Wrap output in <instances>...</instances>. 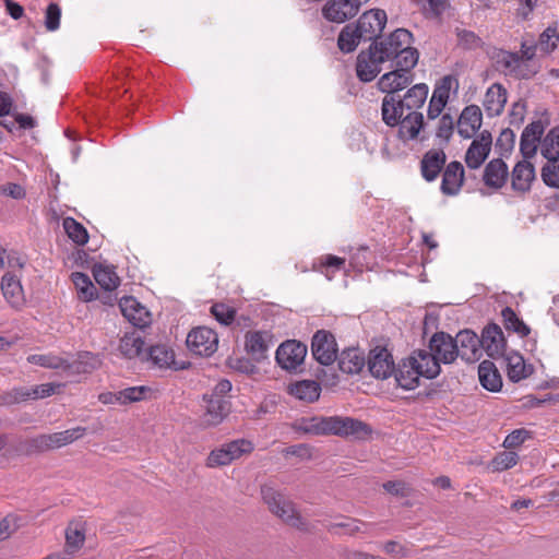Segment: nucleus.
I'll list each match as a JSON object with an SVG mask.
<instances>
[{
    "label": "nucleus",
    "mask_w": 559,
    "mask_h": 559,
    "mask_svg": "<svg viewBox=\"0 0 559 559\" xmlns=\"http://www.w3.org/2000/svg\"><path fill=\"white\" fill-rule=\"evenodd\" d=\"M413 35L405 28L395 29L385 39L373 43L380 59L392 61V67L413 69L418 62V51L412 47Z\"/></svg>",
    "instance_id": "nucleus-1"
},
{
    "label": "nucleus",
    "mask_w": 559,
    "mask_h": 559,
    "mask_svg": "<svg viewBox=\"0 0 559 559\" xmlns=\"http://www.w3.org/2000/svg\"><path fill=\"white\" fill-rule=\"evenodd\" d=\"M440 373V367L425 355V350L414 352L395 370V381L404 390H414L419 385L420 377L433 379Z\"/></svg>",
    "instance_id": "nucleus-2"
},
{
    "label": "nucleus",
    "mask_w": 559,
    "mask_h": 559,
    "mask_svg": "<svg viewBox=\"0 0 559 559\" xmlns=\"http://www.w3.org/2000/svg\"><path fill=\"white\" fill-rule=\"evenodd\" d=\"M302 429L312 435H336L342 437L364 438L370 432L369 427L349 417H322L307 420Z\"/></svg>",
    "instance_id": "nucleus-3"
},
{
    "label": "nucleus",
    "mask_w": 559,
    "mask_h": 559,
    "mask_svg": "<svg viewBox=\"0 0 559 559\" xmlns=\"http://www.w3.org/2000/svg\"><path fill=\"white\" fill-rule=\"evenodd\" d=\"M261 498L267 506L269 511L281 519L284 523L304 530L306 522L295 508L293 501L271 484L261 486Z\"/></svg>",
    "instance_id": "nucleus-4"
},
{
    "label": "nucleus",
    "mask_w": 559,
    "mask_h": 559,
    "mask_svg": "<svg viewBox=\"0 0 559 559\" xmlns=\"http://www.w3.org/2000/svg\"><path fill=\"white\" fill-rule=\"evenodd\" d=\"M86 433V428L74 427L63 431L40 435L31 441L33 451H48L59 449L81 439Z\"/></svg>",
    "instance_id": "nucleus-5"
},
{
    "label": "nucleus",
    "mask_w": 559,
    "mask_h": 559,
    "mask_svg": "<svg viewBox=\"0 0 559 559\" xmlns=\"http://www.w3.org/2000/svg\"><path fill=\"white\" fill-rule=\"evenodd\" d=\"M425 355L432 358L440 367V364L453 362L457 355V344L453 337L444 332L436 333L429 342V352L425 350Z\"/></svg>",
    "instance_id": "nucleus-6"
},
{
    "label": "nucleus",
    "mask_w": 559,
    "mask_h": 559,
    "mask_svg": "<svg viewBox=\"0 0 559 559\" xmlns=\"http://www.w3.org/2000/svg\"><path fill=\"white\" fill-rule=\"evenodd\" d=\"M275 342V336L270 330H249L245 334V349L255 361L267 358Z\"/></svg>",
    "instance_id": "nucleus-7"
},
{
    "label": "nucleus",
    "mask_w": 559,
    "mask_h": 559,
    "mask_svg": "<svg viewBox=\"0 0 559 559\" xmlns=\"http://www.w3.org/2000/svg\"><path fill=\"white\" fill-rule=\"evenodd\" d=\"M218 336L206 326L193 329L187 336V346L195 355L211 356L217 349Z\"/></svg>",
    "instance_id": "nucleus-8"
},
{
    "label": "nucleus",
    "mask_w": 559,
    "mask_h": 559,
    "mask_svg": "<svg viewBox=\"0 0 559 559\" xmlns=\"http://www.w3.org/2000/svg\"><path fill=\"white\" fill-rule=\"evenodd\" d=\"M307 346L296 340L282 343L275 353V360L282 369L295 370L305 360Z\"/></svg>",
    "instance_id": "nucleus-9"
},
{
    "label": "nucleus",
    "mask_w": 559,
    "mask_h": 559,
    "mask_svg": "<svg viewBox=\"0 0 559 559\" xmlns=\"http://www.w3.org/2000/svg\"><path fill=\"white\" fill-rule=\"evenodd\" d=\"M311 350L314 359L321 365L329 366L337 358V344L333 334L328 331H317L312 337Z\"/></svg>",
    "instance_id": "nucleus-10"
},
{
    "label": "nucleus",
    "mask_w": 559,
    "mask_h": 559,
    "mask_svg": "<svg viewBox=\"0 0 559 559\" xmlns=\"http://www.w3.org/2000/svg\"><path fill=\"white\" fill-rule=\"evenodd\" d=\"M369 0H330L322 9L323 16L334 23H343L354 17L360 7Z\"/></svg>",
    "instance_id": "nucleus-11"
},
{
    "label": "nucleus",
    "mask_w": 559,
    "mask_h": 559,
    "mask_svg": "<svg viewBox=\"0 0 559 559\" xmlns=\"http://www.w3.org/2000/svg\"><path fill=\"white\" fill-rule=\"evenodd\" d=\"M385 23V11L381 9H371L364 12L354 25L362 40H370L383 31Z\"/></svg>",
    "instance_id": "nucleus-12"
},
{
    "label": "nucleus",
    "mask_w": 559,
    "mask_h": 559,
    "mask_svg": "<svg viewBox=\"0 0 559 559\" xmlns=\"http://www.w3.org/2000/svg\"><path fill=\"white\" fill-rule=\"evenodd\" d=\"M396 127H399V139L405 143L426 139L424 115L421 112L407 111V115L403 116Z\"/></svg>",
    "instance_id": "nucleus-13"
},
{
    "label": "nucleus",
    "mask_w": 559,
    "mask_h": 559,
    "mask_svg": "<svg viewBox=\"0 0 559 559\" xmlns=\"http://www.w3.org/2000/svg\"><path fill=\"white\" fill-rule=\"evenodd\" d=\"M377 47L370 45L367 51H361L357 57V76L364 82L372 81L381 71L383 59L379 58Z\"/></svg>",
    "instance_id": "nucleus-14"
},
{
    "label": "nucleus",
    "mask_w": 559,
    "mask_h": 559,
    "mask_svg": "<svg viewBox=\"0 0 559 559\" xmlns=\"http://www.w3.org/2000/svg\"><path fill=\"white\" fill-rule=\"evenodd\" d=\"M393 68L394 70L384 73L378 82L380 91L385 93V96L394 95L413 82L412 69H404V67Z\"/></svg>",
    "instance_id": "nucleus-15"
},
{
    "label": "nucleus",
    "mask_w": 559,
    "mask_h": 559,
    "mask_svg": "<svg viewBox=\"0 0 559 559\" xmlns=\"http://www.w3.org/2000/svg\"><path fill=\"white\" fill-rule=\"evenodd\" d=\"M205 412L202 416L201 424L203 427H214L219 425L230 411L229 402L223 396L205 395Z\"/></svg>",
    "instance_id": "nucleus-16"
},
{
    "label": "nucleus",
    "mask_w": 559,
    "mask_h": 559,
    "mask_svg": "<svg viewBox=\"0 0 559 559\" xmlns=\"http://www.w3.org/2000/svg\"><path fill=\"white\" fill-rule=\"evenodd\" d=\"M480 341L483 348L488 356L496 358L503 356L506 352V340L502 330L497 324L484 329Z\"/></svg>",
    "instance_id": "nucleus-17"
},
{
    "label": "nucleus",
    "mask_w": 559,
    "mask_h": 559,
    "mask_svg": "<svg viewBox=\"0 0 559 559\" xmlns=\"http://www.w3.org/2000/svg\"><path fill=\"white\" fill-rule=\"evenodd\" d=\"M123 317L134 326L144 328L151 322L147 309L134 297H123L119 302Z\"/></svg>",
    "instance_id": "nucleus-18"
},
{
    "label": "nucleus",
    "mask_w": 559,
    "mask_h": 559,
    "mask_svg": "<svg viewBox=\"0 0 559 559\" xmlns=\"http://www.w3.org/2000/svg\"><path fill=\"white\" fill-rule=\"evenodd\" d=\"M368 365L371 374L379 379H386L394 370L392 355L386 348L377 347L372 349Z\"/></svg>",
    "instance_id": "nucleus-19"
},
{
    "label": "nucleus",
    "mask_w": 559,
    "mask_h": 559,
    "mask_svg": "<svg viewBox=\"0 0 559 559\" xmlns=\"http://www.w3.org/2000/svg\"><path fill=\"white\" fill-rule=\"evenodd\" d=\"M457 344V355L466 361L477 360L480 356V341L473 331L464 330L453 338Z\"/></svg>",
    "instance_id": "nucleus-20"
},
{
    "label": "nucleus",
    "mask_w": 559,
    "mask_h": 559,
    "mask_svg": "<svg viewBox=\"0 0 559 559\" xmlns=\"http://www.w3.org/2000/svg\"><path fill=\"white\" fill-rule=\"evenodd\" d=\"M506 371L510 381L519 382L528 378L534 368L532 365L526 364L524 357L518 352H507L504 355Z\"/></svg>",
    "instance_id": "nucleus-21"
},
{
    "label": "nucleus",
    "mask_w": 559,
    "mask_h": 559,
    "mask_svg": "<svg viewBox=\"0 0 559 559\" xmlns=\"http://www.w3.org/2000/svg\"><path fill=\"white\" fill-rule=\"evenodd\" d=\"M491 135L483 132L478 139H475L468 147L465 162L469 168H478L487 158L491 147Z\"/></svg>",
    "instance_id": "nucleus-22"
},
{
    "label": "nucleus",
    "mask_w": 559,
    "mask_h": 559,
    "mask_svg": "<svg viewBox=\"0 0 559 559\" xmlns=\"http://www.w3.org/2000/svg\"><path fill=\"white\" fill-rule=\"evenodd\" d=\"M543 133L544 126L542 121H534L525 127L520 143V150L524 158H531L536 154Z\"/></svg>",
    "instance_id": "nucleus-23"
},
{
    "label": "nucleus",
    "mask_w": 559,
    "mask_h": 559,
    "mask_svg": "<svg viewBox=\"0 0 559 559\" xmlns=\"http://www.w3.org/2000/svg\"><path fill=\"white\" fill-rule=\"evenodd\" d=\"M507 90L499 83L489 86L485 93L483 106L489 117L501 115L507 104Z\"/></svg>",
    "instance_id": "nucleus-24"
},
{
    "label": "nucleus",
    "mask_w": 559,
    "mask_h": 559,
    "mask_svg": "<svg viewBox=\"0 0 559 559\" xmlns=\"http://www.w3.org/2000/svg\"><path fill=\"white\" fill-rule=\"evenodd\" d=\"M144 341L136 332L126 333L119 341L117 350L122 358L126 359H144Z\"/></svg>",
    "instance_id": "nucleus-25"
},
{
    "label": "nucleus",
    "mask_w": 559,
    "mask_h": 559,
    "mask_svg": "<svg viewBox=\"0 0 559 559\" xmlns=\"http://www.w3.org/2000/svg\"><path fill=\"white\" fill-rule=\"evenodd\" d=\"M464 181V168L459 162H451L444 169L441 191L447 195H455Z\"/></svg>",
    "instance_id": "nucleus-26"
},
{
    "label": "nucleus",
    "mask_w": 559,
    "mask_h": 559,
    "mask_svg": "<svg viewBox=\"0 0 559 559\" xmlns=\"http://www.w3.org/2000/svg\"><path fill=\"white\" fill-rule=\"evenodd\" d=\"M481 110L476 105L467 106L463 109L459 119V134L465 139L472 138L481 127Z\"/></svg>",
    "instance_id": "nucleus-27"
},
{
    "label": "nucleus",
    "mask_w": 559,
    "mask_h": 559,
    "mask_svg": "<svg viewBox=\"0 0 559 559\" xmlns=\"http://www.w3.org/2000/svg\"><path fill=\"white\" fill-rule=\"evenodd\" d=\"M409 109H406L404 103L395 95L384 96L381 105V114L384 123L389 127H396L401 122L403 116L407 115Z\"/></svg>",
    "instance_id": "nucleus-28"
},
{
    "label": "nucleus",
    "mask_w": 559,
    "mask_h": 559,
    "mask_svg": "<svg viewBox=\"0 0 559 559\" xmlns=\"http://www.w3.org/2000/svg\"><path fill=\"white\" fill-rule=\"evenodd\" d=\"M445 154L442 150L432 148L426 152L421 162L420 170L427 181H433L445 164Z\"/></svg>",
    "instance_id": "nucleus-29"
},
{
    "label": "nucleus",
    "mask_w": 559,
    "mask_h": 559,
    "mask_svg": "<svg viewBox=\"0 0 559 559\" xmlns=\"http://www.w3.org/2000/svg\"><path fill=\"white\" fill-rule=\"evenodd\" d=\"M61 384L44 383L33 388L14 389L11 393V402L17 403L27 400L48 397L57 392Z\"/></svg>",
    "instance_id": "nucleus-30"
},
{
    "label": "nucleus",
    "mask_w": 559,
    "mask_h": 559,
    "mask_svg": "<svg viewBox=\"0 0 559 559\" xmlns=\"http://www.w3.org/2000/svg\"><path fill=\"white\" fill-rule=\"evenodd\" d=\"M1 292L9 305L13 308H20L24 301V292L19 278L7 273L1 280Z\"/></svg>",
    "instance_id": "nucleus-31"
},
{
    "label": "nucleus",
    "mask_w": 559,
    "mask_h": 559,
    "mask_svg": "<svg viewBox=\"0 0 559 559\" xmlns=\"http://www.w3.org/2000/svg\"><path fill=\"white\" fill-rule=\"evenodd\" d=\"M479 382L486 390L490 392H499L502 388L501 376L495 364L484 360L478 366Z\"/></svg>",
    "instance_id": "nucleus-32"
},
{
    "label": "nucleus",
    "mask_w": 559,
    "mask_h": 559,
    "mask_svg": "<svg viewBox=\"0 0 559 559\" xmlns=\"http://www.w3.org/2000/svg\"><path fill=\"white\" fill-rule=\"evenodd\" d=\"M508 178V167L501 159H493L487 164L484 171V182L495 189L501 188Z\"/></svg>",
    "instance_id": "nucleus-33"
},
{
    "label": "nucleus",
    "mask_w": 559,
    "mask_h": 559,
    "mask_svg": "<svg viewBox=\"0 0 559 559\" xmlns=\"http://www.w3.org/2000/svg\"><path fill=\"white\" fill-rule=\"evenodd\" d=\"M535 178L533 165L527 162H519L512 171V188L516 191L525 192L530 189Z\"/></svg>",
    "instance_id": "nucleus-34"
},
{
    "label": "nucleus",
    "mask_w": 559,
    "mask_h": 559,
    "mask_svg": "<svg viewBox=\"0 0 559 559\" xmlns=\"http://www.w3.org/2000/svg\"><path fill=\"white\" fill-rule=\"evenodd\" d=\"M288 392L294 397L310 403L319 399L321 388L320 384L313 380H301L290 384Z\"/></svg>",
    "instance_id": "nucleus-35"
},
{
    "label": "nucleus",
    "mask_w": 559,
    "mask_h": 559,
    "mask_svg": "<svg viewBox=\"0 0 559 559\" xmlns=\"http://www.w3.org/2000/svg\"><path fill=\"white\" fill-rule=\"evenodd\" d=\"M85 542V524L72 522L66 531V552L73 556Z\"/></svg>",
    "instance_id": "nucleus-36"
},
{
    "label": "nucleus",
    "mask_w": 559,
    "mask_h": 559,
    "mask_svg": "<svg viewBox=\"0 0 559 559\" xmlns=\"http://www.w3.org/2000/svg\"><path fill=\"white\" fill-rule=\"evenodd\" d=\"M429 87L425 83H418L412 86L401 98L406 109L411 111L420 112L419 109L424 106Z\"/></svg>",
    "instance_id": "nucleus-37"
},
{
    "label": "nucleus",
    "mask_w": 559,
    "mask_h": 559,
    "mask_svg": "<svg viewBox=\"0 0 559 559\" xmlns=\"http://www.w3.org/2000/svg\"><path fill=\"white\" fill-rule=\"evenodd\" d=\"M459 87V80L455 75H444L436 83L431 96L448 104L452 95L456 96Z\"/></svg>",
    "instance_id": "nucleus-38"
},
{
    "label": "nucleus",
    "mask_w": 559,
    "mask_h": 559,
    "mask_svg": "<svg viewBox=\"0 0 559 559\" xmlns=\"http://www.w3.org/2000/svg\"><path fill=\"white\" fill-rule=\"evenodd\" d=\"M71 281L81 301L88 302L97 297L96 287L86 274L74 272L71 274Z\"/></svg>",
    "instance_id": "nucleus-39"
},
{
    "label": "nucleus",
    "mask_w": 559,
    "mask_h": 559,
    "mask_svg": "<svg viewBox=\"0 0 559 559\" xmlns=\"http://www.w3.org/2000/svg\"><path fill=\"white\" fill-rule=\"evenodd\" d=\"M96 283L105 290H114L119 286L120 280L112 266L97 264L93 269Z\"/></svg>",
    "instance_id": "nucleus-40"
},
{
    "label": "nucleus",
    "mask_w": 559,
    "mask_h": 559,
    "mask_svg": "<svg viewBox=\"0 0 559 559\" xmlns=\"http://www.w3.org/2000/svg\"><path fill=\"white\" fill-rule=\"evenodd\" d=\"M142 361H151L158 368L170 367L174 364V352L164 345L152 346Z\"/></svg>",
    "instance_id": "nucleus-41"
},
{
    "label": "nucleus",
    "mask_w": 559,
    "mask_h": 559,
    "mask_svg": "<svg viewBox=\"0 0 559 559\" xmlns=\"http://www.w3.org/2000/svg\"><path fill=\"white\" fill-rule=\"evenodd\" d=\"M540 154L547 162L559 160V128L551 129L540 141Z\"/></svg>",
    "instance_id": "nucleus-42"
},
{
    "label": "nucleus",
    "mask_w": 559,
    "mask_h": 559,
    "mask_svg": "<svg viewBox=\"0 0 559 559\" xmlns=\"http://www.w3.org/2000/svg\"><path fill=\"white\" fill-rule=\"evenodd\" d=\"M362 40L354 24L346 25L338 35L337 45L343 52H352Z\"/></svg>",
    "instance_id": "nucleus-43"
},
{
    "label": "nucleus",
    "mask_w": 559,
    "mask_h": 559,
    "mask_svg": "<svg viewBox=\"0 0 559 559\" xmlns=\"http://www.w3.org/2000/svg\"><path fill=\"white\" fill-rule=\"evenodd\" d=\"M497 64L508 75H523L520 70L521 58L515 52L500 51L497 53Z\"/></svg>",
    "instance_id": "nucleus-44"
},
{
    "label": "nucleus",
    "mask_w": 559,
    "mask_h": 559,
    "mask_svg": "<svg viewBox=\"0 0 559 559\" xmlns=\"http://www.w3.org/2000/svg\"><path fill=\"white\" fill-rule=\"evenodd\" d=\"M501 314L507 330L516 333L521 337H525L531 333L528 325H526L511 308H504Z\"/></svg>",
    "instance_id": "nucleus-45"
},
{
    "label": "nucleus",
    "mask_w": 559,
    "mask_h": 559,
    "mask_svg": "<svg viewBox=\"0 0 559 559\" xmlns=\"http://www.w3.org/2000/svg\"><path fill=\"white\" fill-rule=\"evenodd\" d=\"M62 225L68 237L76 245L82 246L88 241V234L85 227L74 218L66 217Z\"/></svg>",
    "instance_id": "nucleus-46"
},
{
    "label": "nucleus",
    "mask_w": 559,
    "mask_h": 559,
    "mask_svg": "<svg viewBox=\"0 0 559 559\" xmlns=\"http://www.w3.org/2000/svg\"><path fill=\"white\" fill-rule=\"evenodd\" d=\"M27 361L44 368L66 369L69 367L67 360L51 354H34L27 357Z\"/></svg>",
    "instance_id": "nucleus-47"
},
{
    "label": "nucleus",
    "mask_w": 559,
    "mask_h": 559,
    "mask_svg": "<svg viewBox=\"0 0 559 559\" xmlns=\"http://www.w3.org/2000/svg\"><path fill=\"white\" fill-rule=\"evenodd\" d=\"M364 366V358L356 350L343 352L340 368L346 373H357Z\"/></svg>",
    "instance_id": "nucleus-48"
},
{
    "label": "nucleus",
    "mask_w": 559,
    "mask_h": 559,
    "mask_svg": "<svg viewBox=\"0 0 559 559\" xmlns=\"http://www.w3.org/2000/svg\"><path fill=\"white\" fill-rule=\"evenodd\" d=\"M228 450L229 456L233 461H236L243 455L250 454L254 450V444L249 439H236L230 442L224 443Z\"/></svg>",
    "instance_id": "nucleus-49"
},
{
    "label": "nucleus",
    "mask_w": 559,
    "mask_h": 559,
    "mask_svg": "<svg viewBox=\"0 0 559 559\" xmlns=\"http://www.w3.org/2000/svg\"><path fill=\"white\" fill-rule=\"evenodd\" d=\"M559 45V31L556 26L547 27L539 36L538 47L545 53H550Z\"/></svg>",
    "instance_id": "nucleus-50"
},
{
    "label": "nucleus",
    "mask_w": 559,
    "mask_h": 559,
    "mask_svg": "<svg viewBox=\"0 0 559 559\" xmlns=\"http://www.w3.org/2000/svg\"><path fill=\"white\" fill-rule=\"evenodd\" d=\"M151 392V389L145 385L139 386H130L123 390H120L122 405H128L131 403H136L146 399L147 394Z\"/></svg>",
    "instance_id": "nucleus-51"
},
{
    "label": "nucleus",
    "mask_w": 559,
    "mask_h": 559,
    "mask_svg": "<svg viewBox=\"0 0 559 559\" xmlns=\"http://www.w3.org/2000/svg\"><path fill=\"white\" fill-rule=\"evenodd\" d=\"M516 463H518V454L515 452L504 451V452L497 454L492 459L490 466H491L492 471H495V472H502V471L513 467Z\"/></svg>",
    "instance_id": "nucleus-52"
},
{
    "label": "nucleus",
    "mask_w": 559,
    "mask_h": 559,
    "mask_svg": "<svg viewBox=\"0 0 559 559\" xmlns=\"http://www.w3.org/2000/svg\"><path fill=\"white\" fill-rule=\"evenodd\" d=\"M231 462L234 461L229 456L228 450L224 444H222L219 448L214 449L210 452L206 459V466L213 468L228 465Z\"/></svg>",
    "instance_id": "nucleus-53"
},
{
    "label": "nucleus",
    "mask_w": 559,
    "mask_h": 559,
    "mask_svg": "<svg viewBox=\"0 0 559 559\" xmlns=\"http://www.w3.org/2000/svg\"><path fill=\"white\" fill-rule=\"evenodd\" d=\"M542 178L547 186L559 188V159L546 163L542 169Z\"/></svg>",
    "instance_id": "nucleus-54"
},
{
    "label": "nucleus",
    "mask_w": 559,
    "mask_h": 559,
    "mask_svg": "<svg viewBox=\"0 0 559 559\" xmlns=\"http://www.w3.org/2000/svg\"><path fill=\"white\" fill-rule=\"evenodd\" d=\"M370 524L362 522L357 519H347L343 522L336 523L335 527H341L347 533L348 535H356V534H367L368 528Z\"/></svg>",
    "instance_id": "nucleus-55"
},
{
    "label": "nucleus",
    "mask_w": 559,
    "mask_h": 559,
    "mask_svg": "<svg viewBox=\"0 0 559 559\" xmlns=\"http://www.w3.org/2000/svg\"><path fill=\"white\" fill-rule=\"evenodd\" d=\"M211 312L219 323L225 325L231 323L235 319V310L224 304L213 305Z\"/></svg>",
    "instance_id": "nucleus-56"
},
{
    "label": "nucleus",
    "mask_w": 559,
    "mask_h": 559,
    "mask_svg": "<svg viewBox=\"0 0 559 559\" xmlns=\"http://www.w3.org/2000/svg\"><path fill=\"white\" fill-rule=\"evenodd\" d=\"M61 10L58 4L50 3L45 15V25L48 31H56L60 25Z\"/></svg>",
    "instance_id": "nucleus-57"
},
{
    "label": "nucleus",
    "mask_w": 559,
    "mask_h": 559,
    "mask_svg": "<svg viewBox=\"0 0 559 559\" xmlns=\"http://www.w3.org/2000/svg\"><path fill=\"white\" fill-rule=\"evenodd\" d=\"M382 550L394 559L408 557V549L399 542L388 540L382 544Z\"/></svg>",
    "instance_id": "nucleus-58"
},
{
    "label": "nucleus",
    "mask_w": 559,
    "mask_h": 559,
    "mask_svg": "<svg viewBox=\"0 0 559 559\" xmlns=\"http://www.w3.org/2000/svg\"><path fill=\"white\" fill-rule=\"evenodd\" d=\"M528 437H530V432L526 429H523V428L515 429L506 437V439L503 441V447L507 449L518 448Z\"/></svg>",
    "instance_id": "nucleus-59"
},
{
    "label": "nucleus",
    "mask_w": 559,
    "mask_h": 559,
    "mask_svg": "<svg viewBox=\"0 0 559 559\" xmlns=\"http://www.w3.org/2000/svg\"><path fill=\"white\" fill-rule=\"evenodd\" d=\"M17 519L8 515L0 521V542L9 538L17 530Z\"/></svg>",
    "instance_id": "nucleus-60"
},
{
    "label": "nucleus",
    "mask_w": 559,
    "mask_h": 559,
    "mask_svg": "<svg viewBox=\"0 0 559 559\" xmlns=\"http://www.w3.org/2000/svg\"><path fill=\"white\" fill-rule=\"evenodd\" d=\"M453 126H454V121H453V118L451 117V115H449V114L442 115L439 120L437 136L443 138V139H449L450 135L452 134Z\"/></svg>",
    "instance_id": "nucleus-61"
},
{
    "label": "nucleus",
    "mask_w": 559,
    "mask_h": 559,
    "mask_svg": "<svg viewBox=\"0 0 559 559\" xmlns=\"http://www.w3.org/2000/svg\"><path fill=\"white\" fill-rule=\"evenodd\" d=\"M519 8L516 9V15L522 20H528L537 7L538 0H518Z\"/></svg>",
    "instance_id": "nucleus-62"
},
{
    "label": "nucleus",
    "mask_w": 559,
    "mask_h": 559,
    "mask_svg": "<svg viewBox=\"0 0 559 559\" xmlns=\"http://www.w3.org/2000/svg\"><path fill=\"white\" fill-rule=\"evenodd\" d=\"M447 105L448 104H445L439 99H436L435 97L431 96L429 104H428V110H427L428 119H430V120L437 119L442 114V111Z\"/></svg>",
    "instance_id": "nucleus-63"
},
{
    "label": "nucleus",
    "mask_w": 559,
    "mask_h": 559,
    "mask_svg": "<svg viewBox=\"0 0 559 559\" xmlns=\"http://www.w3.org/2000/svg\"><path fill=\"white\" fill-rule=\"evenodd\" d=\"M1 192L13 199H22L25 195V190L21 185L9 182L1 187Z\"/></svg>",
    "instance_id": "nucleus-64"
}]
</instances>
